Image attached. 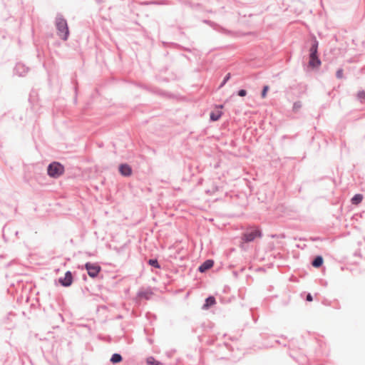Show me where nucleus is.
<instances>
[{"mask_svg": "<svg viewBox=\"0 0 365 365\" xmlns=\"http://www.w3.org/2000/svg\"><path fill=\"white\" fill-rule=\"evenodd\" d=\"M56 26L58 30V36L63 40H67L69 35V31L66 21L61 16H58L56 20Z\"/></svg>", "mask_w": 365, "mask_h": 365, "instance_id": "f257e3e1", "label": "nucleus"}, {"mask_svg": "<svg viewBox=\"0 0 365 365\" xmlns=\"http://www.w3.org/2000/svg\"><path fill=\"white\" fill-rule=\"evenodd\" d=\"M64 172V168L59 163L53 162L48 168V174L52 178H58Z\"/></svg>", "mask_w": 365, "mask_h": 365, "instance_id": "f03ea898", "label": "nucleus"}, {"mask_svg": "<svg viewBox=\"0 0 365 365\" xmlns=\"http://www.w3.org/2000/svg\"><path fill=\"white\" fill-rule=\"evenodd\" d=\"M261 237V232L258 228H251L248 230L243 236L242 240L245 242H251L257 237Z\"/></svg>", "mask_w": 365, "mask_h": 365, "instance_id": "7ed1b4c3", "label": "nucleus"}, {"mask_svg": "<svg viewBox=\"0 0 365 365\" xmlns=\"http://www.w3.org/2000/svg\"><path fill=\"white\" fill-rule=\"evenodd\" d=\"M85 267L91 277H96L101 271V267L96 263L88 262L86 264Z\"/></svg>", "mask_w": 365, "mask_h": 365, "instance_id": "20e7f679", "label": "nucleus"}, {"mask_svg": "<svg viewBox=\"0 0 365 365\" xmlns=\"http://www.w3.org/2000/svg\"><path fill=\"white\" fill-rule=\"evenodd\" d=\"M58 282L61 285L64 287L70 286L73 282V277L71 272L69 271L66 272L64 278L59 279Z\"/></svg>", "mask_w": 365, "mask_h": 365, "instance_id": "39448f33", "label": "nucleus"}, {"mask_svg": "<svg viewBox=\"0 0 365 365\" xmlns=\"http://www.w3.org/2000/svg\"><path fill=\"white\" fill-rule=\"evenodd\" d=\"M214 264V262L212 259H207L198 268L200 272H205L210 269Z\"/></svg>", "mask_w": 365, "mask_h": 365, "instance_id": "423d86ee", "label": "nucleus"}, {"mask_svg": "<svg viewBox=\"0 0 365 365\" xmlns=\"http://www.w3.org/2000/svg\"><path fill=\"white\" fill-rule=\"evenodd\" d=\"M321 65V61L317 56L309 55V66L312 68H318Z\"/></svg>", "mask_w": 365, "mask_h": 365, "instance_id": "0eeeda50", "label": "nucleus"}, {"mask_svg": "<svg viewBox=\"0 0 365 365\" xmlns=\"http://www.w3.org/2000/svg\"><path fill=\"white\" fill-rule=\"evenodd\" d=\"M119 171L124 176H130L132 173L131 168L127 164H123L119 167Z\"/></svg>", "mask_w": 365, "mask_h": 365, "instance_id": "6e6552de", "label": "nucleus"}, {"mask_svg": "<svg viewBox=\"0 0 365 365\" xmlns=\"http://www.w3.org/2000/svg\"><path fill=\"white\" fill-rule=\"evenodd\" d=\"M223 108L222 106L217 107V110L210 113V119L213 121L217 120L220 118L222 115V112L220 110Z\"/></svg>", "mask_w": 365, "mask_h": 365, "instance_id": "1a4fd4ad", "label": "nucleus"}, {"mask_svg": "<svg viewBox=\"0 0 365 365\" xmlns=\"http://www.w3.org/2000/svg\"><path fill=\"white\" fill-rule=\"evenodd\" d=\"M317 51H318V41L314 39V42L309 49V55L312 56H317Z\"/></svg>", "mask_w": 365, "mask_h": 365, "instance_id": "9d476101", "label": "nucleus"}, {"mask_svg": "<svg viewBox=\"0 0 365 365\" xmlns=\"http://www.w3.org/2000/svg\"><path fill=\"white\" fill-rule=\"evenodd\" d=\"M16 71L19 76H24L27 72V68L24 65L18 64L16 67Z\"/></svg>", "mask_w": 365, "mask_h": 365, "instance_id": "9b49d317", "label": "nucleus"}, {"mask_svg": "<svg viewBox=\"0 0 365 365\" xmlns=\"http://www.w3.org/2000/svg\"><path fill=\"white\" fill-rule=\"evenodd\" d=\"M363 198L364 197L361 194H356L351 198V201L353 205H356L361 202Z\"/></svg>", "mask_w": 365, "mask_h": 365, "instance_id": "f8f14e48", "label": "nucleus"}, {"mask_svg": "<svg viewBox=\"0 0 365 365\" xmlns=\"http://www.w3.org/2000/svg\"><path fill=\"white\" fill-rule=\"evenodd\" d=\"M215 304V299L213 297H209L205 300V304H204L203 307L205 309H207L210 307L214 305Z\"/></svg>", "mask_w": 365, "mask_h": 365, "instance_id": "ddd939ff", "label": "nucleus"}, {"mask_svg": "<svg viewBox=\"0 0 365 365\" xmlns=\"http://www.w3.org/2000/svg\"><path fill=\"white\" fill-rule=\"evenodd\" d=\"M323 264V258L321 256H317L314 260L312 262V266L314 267H319Z\"/></svg>", "mask_w": 365, "mask_h": 365, "instance_id": "4468645a", "label": "nucleus"}, {"mask_svg": "<svg viewBox=\"0 0 365 365\" xmlns=\"http://www.w3.org/2000/svg\"><path fill=\"white\" fill-rule=\"evenodd\" d=\"M146 363L148 365H161L160 362L155 360L153 356L147 358Z\"/></svg>", "mask_w": 365, "mask_h": 365, "instance_id": "2eb2a0df", "label": "nucleus"}, {"mask_svg": "<svg viewBox=\"0 0 365 365\" xmlns=\"http://www.w3.org/2000/svg\"><path fill=\"white\" fill-rule=\"evenodd\" d=\"M122 361V356L118 354H113L110 361L113 364L119 363Z\"/></svg>", "mask_w": 365, "mask_h": 365, "instance_id": "dca6fc26", "label": "nucleus"}, {"mask_svg": "<svg viewBox=\"0 0 365 365\" xmlns=\"http://www.w3.org/2000/svg\"><path fill=\"white\" fill-rule=\"evenodd\" d=\"M148 263H149V264H150L151 266H153L155 267H157V268L160 267L157 259H150L148 261Z\"/></svg>", "mask_w": 365, "mask_h": 365, "instance_id": "f3484780", "label": "nucleus"}, {"mask_svg": "<svg viewBox=\"0 0 365 365\" xmlns=\"http://www.w3.org/2000/svg\"><path fill=\"white\" fill-rule=\"evenodd\" d=\"M268 90H269V86H264L263 90L262 91V98H266L267 93Z\"/></svg>", "mask_w": 365, "mask_h": 365, "instance_id": "a211bd4d", "label": "nucleus"}, {"mask_svg": "<svg viewBox=\"0 0 365 365\" xmlns=\"http://www.w3.org/2000/svg\"><path fill=\"white\" fill-rule=\"evenodd\" d=\"M357 96L359 99L361 100H364L365 99V91H359L357 94Z\"/></svg>", "mask_w": 365, "mask_h": 365, "instance_id": "6ab92c4d", "label": "nucleus"}, {"mask_svg": "<svg viewBox=\"0 0 365 365\" xmlns=\"http://www.w3.org/2000/svg\"><path fill=\"white\" fill-rule=\"evenodd\" d=\"M336 76L339 78H341L343 77V70L342 69H339L337 71Z\"/></svg>", "mask_w": 365, "mask_h": 365, "instance_id": "aec40b11", "label": "nucleus"}, {"mask_svg": "<svg viewBox=\"0 0 365 365\" xmlns=\"http://www.w3.org/2000/svg\"><path fill=\"white\" fill-rule=\"evenodd\" d=\"M246 94H247L246 91H245V90H243V89H242V90L239 91V92H238V95H239L240 96H242H242H246Z\"/></svg>", "mask_w": 365, "mask_h": 365, "instance_id": "412c9836", "label": "nucleus"}, {"mask_svg": "<svg viewBox=\"0 0 365 365\" xmlns=\"http://www.w3.org/2000/svg\"><path fill=\"white\" fill-rule=\"evenodd\" d=\"M312 299H312V295H311L310 294H307V300L308 302H312Z\"/></svg>", "mask_w": 365, "mask_h": 365, "instance_id": "4be33fe9", "label": "nucleus"}, {"mask_svg": "<svg viewBox=\"0 0 365 365\" xmlns=\"http://www.w3.org/2000/svg\"><path fill=\"white\" fill-rule=\"evenodd\" d=\"M230 73H228L227 75L226 78H225L224 83L230 78Z\"/></svg>", "mask_w": 365, "mask_h": 365, "instance_id": "5701e85b", "label": "nucleus"}]
</instances>
